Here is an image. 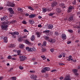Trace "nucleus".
<instances>
[{"label":"nucleus","mask_w":80,"mask_h":80,"mask_svg":"<svg viewBox=\"0 0 80 80\" xmlns=\"http://www.w3.org/2000/svg\"><path fill=\"white\" fill-rule=\"evenodd\" d=\"M44 39L46 40H48L49 42H50L51 43H55V42H56V40L55 39H50V38L47 36H45L44 37Z\"/></svg>","instance_id":"nucleus-1"},{"label":"nucleus","mask_w":80,"mask_h":80,"mask_svg":"<svg viewBox=\"0 0 80 80\" xmlns=\"http://www.w3.org/2000/svg\"><path fill=\"white\" fill-rule=\"evenodd\" d=\"M1 27L3 30H8V26L7 25H5L4 24H2L1 26Z\"/></svg>","instance_id":"nucleus-2"},{"label":"nucleus","mask_w":80,"mask_h":80,"mask_svg":"<svg viewBox=\"0 0 80 80\" xmlns=\"http://www.w3.org/2000/svg\"><path fill=\"white\" fill-rule=\"evenodd\" d=\"M9 34H11V35L13 36L12 37L13 38H16V36H15V35H19V32H10Z\"/></svg>","instance_id":"nucleus-3"},{"label":"nucleus","mask_w":80,"mask_h":80,"mask_svg":"<svg viewBox=\"0 0 80 80\" xmlns=\"http://www.w3.org/2000/svg\"><path fill=\"white\" fill-rule=\"evenodd\" d=\"M73 17H74V14H70L68 19V21L70 22L73 21Z\"/></svg>","instance_id":"nucleus-4"},{"label":"nucleus","mask_w":80,"mask_h":80,"mask_svg":"<svg viewBox=\"0 0 80 80\" xmlns=\"http://www.w3.org/2000/svg\"><path fill=\"white\" fill-rule=\"evenodd\" d=\"M72 72L76 76L79 75V74L77 73V72H78V69H73L72 70Z\"/></svg>","instance_id":"nucleus-5"},{"label":"nucleus","mask_w":80,"mask_h":80,"mask_svg":"<svg viewBox=\"0 0 80 80\" xmlns=\"http://www.w3.org/2000/svg\"><path fill=\"white\" fill-rule=\"evenodd\" d=\"M8 10L9 11L10 13L13 15V14H14L15 13L14 12V11H13V9L12 8H9L8 9Z\"/></svg>","instance_id":"nucleus-6"},{"label":"nucleus","mask_w":80,"mask_h":80,"mask_svg":"<svg viewBox=\"0 0 80 80\" xmlns=\"http://www.w3.org/2000/svg\"><path fill=\"white\" fill-rule=\"evenodd\" d=\"M21 61H23L24 60H26L27 59V58L25 56H21L19 57Z\"/></svg>","instance_id":"nucleus-7"},{"label":"nucleus","mask_w":80,"mask_h":80,"mask_svg":"<svg viewBox=\"0 0 80 80\" xmlns=\"http://www.w3.org/2000/svg\"><path fill=\"white\" fill-rule=\"evenodd\" d=\"M57 2L55 1L53 2H52L51 4V7H55L56 6H57Z\"/></svg>","instance_id":"nucleus-8"},{"label":"nucleus","mask_w":80,"mask_h":80,"mask_svg":"<svg viewBox=\"0 0 80 80\" xmlns=\"http://www.w3.org/2000/svg\"><path fill=\"white\" fill-rule=\"evenodd\" d=\"M61 9H60V8H57L56 9V13H60L61 12Z\"/></svg>","instance_id":"nucleus-9"},{"label":"nucleus","mask_w":80,"mask_h":80,"mask_svg":"<svg viewBox=\"0 0 80 80\" xmlns=\"http://www.w3.org/2000/svg\"><path fill=\"white\" fill-rule=\"evenodd\" d=\"M73 9V7L72 6H70L69 7V8L68 9V12H70Z\"/></svg>","instance_id":"nucleus-10"},{"label":"nucleus","mask_w":80,"mask_h":80,"mask_svg":"<svg viewBox=\"0 0 80 80\" xmlns=\"http://www.w3.org/2000/svg\"><path fill=\"white\" fill-rule=\"evenodd\" d=\"M36 34L37 35V37L39 38L40 37V35H42V33L40 32H36Z\"/></svg>","instance_id":"nucleus-11"},{"label":"nucleus","mask_w":80,"mask_h":80,"mask_svg":"<svg viewBox=\"0 0 80 80\" xmlns=\"http://www.w3.org/2000/svg\"><path fill=\"white\" fill-rule=\"evenodd\" d=\"M36 17V15L35 14H32L30 15L29 16V18H33Z\"/></svg>","instance_id":"nucleus-12"},{"label":"nucleus","mask_w":80,"mask_h":80,"mask_svg":"<svg viewBox=\"0 0 80 80\" xmlns=\"http://www.w3.org/2000/svg\"><path fill=\"white\" fill-rule=\"evenodd\" d=\"M50 32H51V31L49 30H45L43 31V33H46V35H48Z\"/></svg>","instance_id":"nucleus-13"},{"label":"nucleus","mask_w":80,"mask_h":80,"mask_svg":"<svg viewBox=\"0 0 80 80\" xmlns=\"http://www.w3.org/2000/svg\"><path fill=\"white\" fill-rule=\"evenodd\" d=\"M8 38L7 37H5L3 38L4 42V43H7L8 42Z\"/></svg>","instance_id":"nucleus-14"},{"label":"nucleus","mask_w":80,"mask_h":80,"mask_svg":"<svg viewBox=\"0 0 80 80\" xmlns=\"http://www.w3.org/2000/svg\"><path fill=\"white\" fill-rule=\"evenodd\" d=\"M62 38L63 40H66V38H67V37L66 36V35L64 34H62Z\"/></svg>","instance_id":"nucleus-15"},{"label":"nucleus","mask_w":80,"mask_h":80,"mask_svg":"<svg viewBox=\"0 0 80 80\" xmlns=\"http://www.w3.org/2000/svg\"><path fill=\"white\" fill-rule=\"evenodd\" d=\"M24 42L25 43L27 44V45H30V44H31V43L27 40H25L24 41Z\"/></svg>","instance_id":"nucleus-16"},{"label":"nucleus","mask_w":80,"mask_h":80,"mask_svg":"<svg viewBox=\"0 0 80 80\" xmlns=\"http://www.w3.org/2000/svg\"><path fill=\"white\" fill-rule=\"evenodd\" d=\"M49 29H52L53 28V25L52 24H51L48 26Z\"/></svg>","instance_id":"nucleus-17"},{"label":"nucleus","mask_w":80,"mask_h":80,"mask_svg":"<svg viewBox=\"0 0 80 80\" xmlns=\"http://www.w3.org/2000/svg\"><path fill=\"white\" fill-rule=\"evenodd\" d=\"M72 56H69L68 58V59H67L68 61H71V60H73V58H72Z\"/></svg>","instance_id":"nucleus-18"},{"label":"nucleus","mask_w":80,"mask_h":80,"mask_svg":"<svg viewBox=\"0 0 80 80\" xmlns=\"http://www.w3.org/2000/svg\"><path fill=\"white\" fill-rule=\"evenodd\" d=\"M31 78L32 79H36L37 78V77L36 76H35L34 75H32L31 76Z\"/></svg>","instance_id":"nucleus-19"},{"label":"nucleus","mask_w":80,"mask_h":80,"mask_svg":"<svg viewBox=\"0 0 80 80\" xmlns=\"http://www.w3.org/2000/svg\"><path fill=\"white\" fill-rule=\"evenodd\" d=\"M9 23L10 22H9V21H4L3 22L2 24H4V25H7V24H8V23Z\"/></svg>","instance_id":"nucleus-20"},{"label":"nucleus","mask_w":80,"mask_h":80,"mask_svg":"<svg viewBox=\"0 0 80 80\" xmlns=\"http://www.w3.org/2000/svg\"><path fill=\"white\" fill-rule=\"evenodd\" d=\"M29 23L32 25V24H34L35 23V22L34 21H33L32 20H29Z\"/></svg>","instance_id":"nucleus-21"},{"label":"nucleus","mask_w":80,"mask_h":80,"mask_svg":"<svg viewBox=\"0 0 80 80\" xmlns=\"http://www.w3.org/2000/svg\"><path fill=\"white\" fill-rule=\"evenodd\" d=\"M44 69L47 72V71H49V70H50V68L49 67H45L44 68Z\"/></svg>","instance_id":"nucleus-22"},{"label":"nucleus","mask_w":80,"mask_h":80,"mask_svg":"<svg viewBox=\"0 0 80 80\" xmlns=\"http://www.w3.org/2000/svg\"><path fill=\"white\" fill-rule=\"evenodd\" d=\"M28 9L29 10H32V11H33V10H34V9L32 7V6H28Z\"/></svg>","instance_id":"nucleus-23"},{"label":"nucleus","mask_w":80,"mask_h":80,"mask_svg":"<svg viewBox=\"0 0 80 80\" xmlns=\"http://www.w3.org/2000/svg\"><path fill=\"white\" fill-rule=\"evenodd\" d=\"M18 12H23V8H18Z\"/></svg>","instance_id":"nucleus-24"},{"label":"nucleus","mask_w":80,"mask_h":80,"mask_svg":"<svg viewBox=\"0 0 80 80\" xmlns=\"http://www.w3.org/2000/svg\"><path fill=\"white\" fill-rule=\"evenodd\" d=\"M69 76H67L66 77L64 80H70V79L69 78Z\"/></svg>","instance_id":"nucleus-25"},{"label":"nucleus","mask_w":80,"mask_h":80,"mask_svg":"<svg viewBox=\"0 0 80 80\" xmlns=\"http://www.w3.org/2000/svg\"><path fill=\"white\" fill-rule=\"evenodd\" d=\"M33 48H29L28 50V51L29 52H33Z\"/></svg>","instance_id":"nucleus-26"},{"label":"nucleus","mask_w":80,"mask_h":80,"mask_svg":"<svg viewBox=\"0 0 80 80\" xmlns=\"http://www.w3.org/2000/svg\"><path fill=\"white\" fill-rule=\"evenodd\" d=\"M47 12V9L46 8H42V12L43 13H45Z\"/></svg>","instance_id":"nucleus-27"},{"label":"nucleus","mask_w":80,"mask_h":80,"mask_svg":"<svg viewBox=\"0 0 80 80\" xmlns=\"http://www.w3.org/2000/svg\"><path fill=\"white\" fill-rule=\"evenodd\" d=\"M31 41H33L35 40V36L32 35L31 38Z\"/></svg>","instance_id":"nucleus-28"},{"label":"nucleus","mask_w":80,"mask_h":80,"mask_svg":"<svg viewBox=\"0 0 80 80\" xmlns=\"http://www.w3.org/2000/svg\"><path fill=\"white\" fill-rule=\"evenodd\" d=\"M15 5V4L12 3H11L10 4V6L11 7H14Z\"/></svg>","instance_id":"nucleus-29"},{"label":"nucleus","mask_w":80,"mask_h":80,"mask_svg":"<svg viewBox=\"0 0 80 80\" xmlns=\"http://www.w3.org/2000/svg\"><path fill=\"white\" fill-rule=\"evenodd\" d=\"M19 47L20 48H24V44H21L19 45Z\"/></svg>","instance_id":"nucleus-30"},{"label":"nucleus","mask_w":80,"mask_h":80,"mask_svg":"<svg viewBox=\"0 0 80 80\" xmlns=\"http://www.w3.org/2000/svg\"><path fill=\"white\" fill-rule=\"evenodd\" d=\"M3 18H4V19L5 20H8V16H4Z\"/></svg>","instance_id":"nucleus-31"},{"label":"nucleus","mask_w":80,"mask_h":80,"mask_svg":"<svg viewBox=\"0 0 80 80\" xmlns=\"http://www.w3.org/2000/svg\"><path fill=\"white\" fill-rule=\"evenodd\" d=\"M15 47V45L13 44H11L9 46V47L10 48H13Z\"/></svg>","instance_id":"nucleus-32"},{"label":"nucleus","mask_w":80,"mask_h":80,"mask_svg":"<svg viewBox=\"0 0 80 80\" xmlns=\"http://www.w3.org/2000/svg\"><path fill=\"white\" fill-rule=\"evenodd\" d=\"M54 12H51L50 13L49 15V16H50L51 17H52L53 15H54Z\"/></svg>","instance_id":"nucleus-33"},{"label":"nucleus","mask_w":80,"mask_h":80,"mask_svg":"<svg viewBox=\"0 0 80 80\" xmlns=\"http://www.w3.org/2000/svg\"><path fill=\"white\" fill-rule=\"evenodd\" d=\"M21 52V50H18L17 53H18V55H20V53Z\"/></svg>","instance_id":"nucleus-34"},{"label":"nucleus","mask_w":80,"mask_h":80,"mask_svg":"<svg viewBox=\"0 0 80 80\" xmlns=\"http://www.w3.org/2000/svg\"><path fill=\"white\" fill-rule=\"evenodd\" d=\"M11 78H12L13 80H16L17 79V78H16V77H12Z\"/></svg>","instance_id":"nucleus-35"},{"label":"nucleus","mask_w":80,"mask_h":80,"mask_svg":"<svg viewBox=\"0 0 80 80\" xmlns=\"http://www.w3.org/2000/svg\"><path fill=\"white\" fill-rule=\"evenodd\" d=\"M68 32L70 33H73V30L72 29H68Z\"/></svg>","instance_id":"nucleus-36"},{"label":"nucleus","mask_w":80,"mask_h":80,"mask_svg":"<svg viewBox=\"0 0 80 80\" xmlns=\"http://www.w3.org/2000/svg\"><path fill=\"white\" fill-rule=\"evenodd\" d=\"M18 41L19 42H21V41H22V38H18Z\"/></svg>","instance_id":"nucleus-37"},{"label":"nucleus","mask_w":80,"mask_h":80,"mask_svg":"<svg viewBox=\"0 0 80 80\" xmlns=\"http://www.w3.org/2000/svg\"><path fill=\"white\" fill-rule=\"evenodd\" d=\"M42 73H45L46 71L44 69H42V70L41 71Z\"/></svg>","instance_id":"nucleus-38"},{"label":"nucleus","mask_w":80,"mask_h":80,"mask_svg":"<svg viewBox=\"0 0 80 80\" xmlns=\"http://www.w3.org/2000/svg\"><path fill=\"white\" fill-rule=\"evenodd\" d=\"M55 35H56V36H58V35H59V34L56 31L55 32Z\"/></svg>","instance_id":"nucleus-39"},{"label":"nucleus","mask_w":80,"mask_h":80,"mask_svg":"<svg viewBox=\"0 0 80 80\" xmlns=\"http://www.w3.org/2000/svg\"><path fill=\"white\" fill-rule=\"evenodd\" d=\"M59 65H64V64L62 63V62H59L58 63Z\"/></svg>","instance_id":"nucleus-40"},{"label":"nucleus","mask_w":80,"mask_h":80,"mask_svg":"<svg viewBox=\"0 0 80 80\" xmlns=\"http://www.w3.org/2000/svg\"><path fill=\"white\" fill-rule=\"evenodd\" d=\"M19 68L20 70H23V67L21 66H20L19 67Z\"/></svg>","instance_id":"nucleus-41"},{"label":"nucleus","mask_w":80,"mask_h":80,"mask_svg":"<svg viewBox=\"0 0 80 80\" xmlns=\"http://www.w3.org/2000/svg\"><path fill=\"white\" fill-rule=\"evenodd\" d=\"M8 59H12V57L11 56H8Z\"/></svg>","instance_id":"nucleus-42"},{"label":"nucleus","mask_w":80,"mask_h":80,"mask_svg":"<svg viewBox=\"0 0 80 80\" xmlns=\"http://www.w3.org/2000/svg\"><path fill=\"white\" fill-rule=\"evenodd\" d=\"M22 23H23V24H27V22L25 21H23L22 22Z\"/></svg>","instance_id":"nucleus-43"},{"label":"nucleus","mask_w":80,"mask_h":80,"mask_svg":"<svg viewBox=\"0 0 80 80\" xmlns=\"http://www.w3.org/2000/svg\"><path fill=\"white\" fill-rule=\"evenodd\" d=\"M50 51L51 52H54V49L52 48H51L50 49Z\"/></svg>","instance_id":"nucleus-44"},{"label":"nucleus","mask_w":80,"mask_h":80,"mask_svg":"<svg viewBox=\"0 0 80 80\" xmlns=\"http://www.w3.org/2000/svg\"><path fill=\"white\" fill-rule=\"evenodd\" d=\"M43 45L44 46H46V45H47V42H44L43 43Z\"/></svg>","instance_id":"nucleus-45"},{"label":"nucleus","mask_w":80,"mask_h":80,"mask_svg":"<svg viewBox=\"0 0 80 80\" xmlns=\"http://www.w3.org/2000/svg\"><path fill=\"white\" fill-rule=\"evenodd\" d=\"M57 71V69H53V70H52L51 72H56Z\"/></svg>","instance_id":"nucleus-46"},{"label":"nucleus","mask_w":80,"mask_h":80,"mask_svg":"<svg viewBox=\"0 0 80 80\" xmlns=\"http://www.w3.org/2000/svg\"><path fill=\"white\" fill-rule=\"evenodd\" d=\"M17 21H16V20H15L11 21V23H15Z\"/></svg>","instance_id":"nucleus-47"},{"label":"nucleus","mask_w":80,"mask_h":80,"mask_svg":"<svg viewBox=\"0 0 80 80\" xmlns=\"http://www.w3.org/2000/svg\"><path fill=\"white\" fill-rule=\"evenodd\" d=\"M62 54H60L58 56V58H62Z\"/></svg>","instance_id":"nucleus-48"},{"label":"nucleus","mask_w":80,"mask_h":80,"mask_svg":"<svg viewBox=\"0 0 80 80\" xmlns=\"http://www.w3.org/2000/svg\"><path fill=\"white\" fill-rule=\"evenodd\" d=\"M23 31L24 32H28V31H27L26 29H24L23 30Z\"/></svg>","instance_id":"nucleus-49"},{"label":"nucleus","mask_w":80,"mask_h":80,"mask_svg":"<svg viewBox=\"0 0 80 80\" xmlns=\"http://www.w3.org/2000/svg\"><path fill=\"white\" fill-rule=\"evenodd\" d=\"M11 59L13 60H17V59L15 58H12V57Z\"/></svg>","instance_id":"nucleus-50"},{"label":"nucleus","mask_w":80,"mask_h":80,"mask_svg":"<svg viewBox=\"0 0 80 80\" xmlns=\"http://www.w3.org/2000/svg\"><path fill=\"white\" fill-rule=\"evenodd\" d=\"M42 51L43 52H45V51H46V49H45V48L42 49Z\"/></svg>","instance_id":"nucleus-51"},{"label":"nucleus","mask_w":80,"mask_h":80,"mask_svg":"<svg viewBox=\"0 0 80 80\" xmlns=\"http://www.w3.org/2000/svg\"><path fill=\"white\" fill-rule=\"evenodd\" d=\"M25 15L26 17H28V16H29L30 15L28 13H26L25 14Z\"/></svg>","instance_id":"nucleus-52"},{"label":"nucleus","mask_w":80,"mask_h":80,"mask_svg":"<svg viewBox=\"0 0 80 80\" xmlns=\"http://www.w3.org/2000/svg\"><path fill=\"white\" fill-rule=\"evenodd\" d=\"M38 27L39 28H40V27H42V25L41 24H40V25H38Z\"/></svg>","instance_id":"nucleus-53"},{"label":"nucleus","mask_w":80,"mask_h":80,"mask_svg":"<svg viewBox=\"0 0 80 80\" xmlns=\"http://www.w3.org/2000/svg\"><path fill=\"white\" fill-rule=\"evenodd\" d=\"M1 20L2 21H4V18H1Z\"/></svg>","instance_id":"nucleus-54"},{"label":"nucleus","mask_w":80,"mask_h":80,"mask_svg":"<svg viewBox=\"0 0 80 80\" xmlns=\"http://www.w3.org/2000/svg\"><path fill=\"white\" fill-rule=\"evenodd\" d=\"M72 43V42L70 41H68L67 42V43L68 44H70V43Z\"/></svg>","instance_id":"nucleus-55"},{"label":"nucleus","mask_w":80,"mask_h":80,"mask_svg":"<svg viewBox=\"0 0 80 80\" xmlns=\"http://www.w3.org/2000/svg\"><path fill=\"white\" fill-rule=\"evenodd\" d=\"M47 12H50L51 10L50 9L48 8V9H47Z\"/></svg>","instance_id":"nucleus-56"},{"label":"nucleus","mask_w":80,"mask_h":80,"mask_svg":"<svg viewBox=\"0 0 80 80\" xmlns=\"http://www.w3.org/2000/svg\"><path fill=\"white\" fill-rule=\"evenodd\" d=\"M27 36H22L23 38H27Z\"/></svg>","instance_id":"nucleus-57"},{"label":"nucleus","mask_w":80,"mask_h":80,"mask_svg":"<svg viewBox=\"0 0 80 80\" xmlns=\"http://www.w3.org/2000/svg\"><path fill=\"white\" fill-rule=\"evenodd\" d=\"M72 3L74 5H75V4H76V1H74Z\"/></svg>","instance_id":"nucleus-58"},{"label":"nucleus","mask_w":80,"mask_h":80,"mask_svg":"<svg viewBox=\"0 0 80 80\" xmlns=\"http://www.w3.org/2000/svg\"><path fill=\"white\" fill-rule=\"evenodd\" d=\"M60 80H63V77H62L60 78H59Z\"/></svg>","instance_id":"nucleus-59"},{"label":"nucleus","mask_w":80,"mask_h":80,"mask_svg":"<svg viewBox=\"0 0 80 80\" xmlns=\"http://www.w3.org/2000/svg\"><path fill=\"white\" fill-rule=\"evenodd\" d=\"M42 18V16H39L38 17V18L39 19H40L41 18Z\"/></svg>","instance_id":"nucleus-60"},{"label":"nucleus","mask_w":80,"mask_h":80,"mask_svg":"<svg viewBox=\"0 0 80 80\" xmlns=\"http://www.w3.org/2000/svg\"><path fill=\"white\" fill-rule=\"evenodd\" d=\"M30 73H34V72H35V71H30Z\"/></svg>","instance_id":"nucleus-61"},{"label":"nucleus","mask_w":80,"mask_h":80,"mask_svg":"<svg viewBox=\"0 0 80 80\" xmlns=\"http://www.w3.org/2000/svg\"><path fill=\"white\" fill-rule=\"evenodd\" d=\"M3 77H0V80H3Z\"/></svg>","instance_id":"nucleus-62"},{"label":"nucleus","mask_w":80,"mask_h":80,"mask_svg":"<svg viewBox=\"0 0 80 80\" xmlns=\"http://www.w3.org/2000/svg\"><path fill=\"white\" fill-rule=\"evenodd\" d=\"M77 47H80V45L79 43L77 44Z\"/></svg>","instance_id":"nucleus-63"},{"label":"nucleus","mask_w":80,"mask_h":80,"mask_svg":"<svg viewBox=\"0 0 80 80\" xmlns=\"http://www.w3.org/2000/svg\"><path fill=\"white\" fill-rule=\"evenodd\" d=\"M78 69H80V65L78 66Z\"/></svg>","instance_id":"nucleus-64"}]
</instances>
